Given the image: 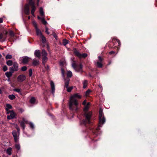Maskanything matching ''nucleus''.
Segmentation results:
<instances>
[{"label": "nucleus", "instance_id": "1", "mask_svg": "<svg viewBox=\"0 0 157 157\" xmlns=\"http://www.w3.org/2000/svg\"><path fill=\"white\" fill-rule=\"evenodd\" d=\"M76 98L80 99L82 98V96L78 93L74 94L70 97L69 102L70 109L75 112H77L78 110V101L76 99Z\"/></svg>", "mask_w": 157, "mask_h": 157}, {"label": "nucleus", "instance_id": "2", "mask_svg": "<svg viewBox=\"0 0 157 157\" xmlns=\"http://www.w3.org/2000/svg\"><path fill=\"white\" fill-rule=\"evenodd\" d=\"M90 104V102H88L87 103L86 105H84L85 107L83 109V110L85 112L84 115L86 117V118L85 120H82L81 122V124L84 125L86 127H87L88 125H91V124L90 119L92 115V113L91 111L87 112Z\"/></svg>", "mask_w": 157, "mask_h": 157}, {"label": "nucleus", "instance_id": "3", "mask_svg": "<svg viewBox=\"0 0 157 157\" xmlns=\"http://www.w3.org/2000/svg\"><path fill=\"white\" fill-rule=\"evenodd\" d=\"M99 124L98 127H101V125L103 124L105 121V119L102 110L100 109L99 114Z\"/></svg>", "mask_w": 157, "mask_h": 157}, {"label": "nucleus", "instance_id": "4", "mask_svg": "<svg viewBox=\"0 0 157 157\" xmlns=\"http://www.w3.org/2000/svg\"><path fill=\"white\" fill-rule=\"evenodd\" d=\"M32 23L36 30L37 36L40 37L42 39H45V38L42 35L41 31L38 28L36 22L35 21H33Z\"/></svg>", "mask_w": 157, "mask_h": 157}, {"label": "nucleus", "instance_id": "5", "mask_svg": "<svg viewBox=\"0 0 157 157\" xmlns=\"http://www.w3.org/2000/svg\"><path fill=\"white\" fill-rule=\"evenodd\" d=\"M73 52L75 56H78L80 59L82 58H85L87 56V55L86 53H84L82 54H81L75 48L74 49Z\"/></svg>", "mask_w": 157, "mask_h": 157}, {"label": "nucleus", "instance_id": "6", "mask_svg": "<svg viewBox=\"0 0 157 157\" xmlns=\"http://www.w3.org/2000/svg\"><path fill=\"white\" fill-rule=\"evenodd\" d=\"M13 66L9 68L10 71H12L14 72L15 71H17L18 70V64L16 62H13Z\"/></svg>", "mask_w": 157, "mask_h": 157}, {"label": "nucleus", "instance_id": "7", "mask_svg": "<svg viewBox=\"0 0 157 157\" xmlns=\"http://www.w3.org/2000/svg\"><path fill=\"white\" fill-rule=\"evenodd\" d=\"M29 4L30 6H31V13L33 16H35L34 12L36 9L35 3L33 0H30Z\"/></svg>", "mask_w": 157, "mask_h": 157}, {"label": "nucleus", "instance_id": "8", "mask_svg": "<svg viewBox=\"0 0 157 157\" xmlns=\"http://www.w3.org/2000/svg\"><path fill=\"white\" fill-rule=\"evenodd\" d=\"M98 60L97 62L96 65L98 67L101 68L103 66L102 63L103 59L100 56H98Z\"/></svg>", "mask_w": 157, "mask_h": 157}, {"label": "nucleus", "instance_id": "9", "mask_svg": "<svg viewBox=\"0 0 157 157\" xmlns=\"http://www.w3.org/2000/svg\"><path fill=\"white\" fill-rule=\"evenodd\" d=\"M20 59V60L21 61L22 63L25 64L29 62L30 58L27 56H24L21 57Z\"/></svg>", "mask_w": 157, "mask_h": 157}, {"label": "nucleus", "instance_id": "10", "mask_svg": "<svg viewBox=\"0 0 157 157\" xmlns=\"http://www.w3.org/2000/svg\"><path fill=\"white\" fill-rule=\"evenodd\" d=\"M26 78L25 76L24 75H19L17 77V79L19 82H22Z\"/></svg>", "mask_w": 157, "mask_h": 157}, {"label": "nucleus", "instance_id": "11", "mask_svg": "<svg viewBox=\"0 0 157 157\" xmlns=\"http://www.w3.org/2000/svg\"><path fill=\"white\" fill-rule=\"evenodd\" d=\"M40 45L43 47H46L48 45V43L47 41V40H40Z\"/></svg>", "mask_w": 157, "mask_h": 157}, {"label": "nucleus", "instance_id": "12", "mask_svg": "<svg viewBox=\"0 0 157 157\" xmlns=\"http://www.w3.org/2000/svg\"><path fill=\"white\" fill-rule=\"evenodd\" d=\"M82 65L81 64H80L79 65L77 66L75 70L78 72L81 71V72H83L82 70Z\"/></svg>", "mask_w": 157, "mask_h": 157}, {"label": "nucleus", "instance_id": "13", "mask_svg": "<svg viewBox=\"0 0 157 157\" xmlns=\"http://www.w3.org/2000/svg\"><path fill=\"white\" fill-rule=\"evenodd\" d=\"M25 13L26 15H29V5L28 4L25 5L24 9Z\"/></svg>", "mask_w": 157, "mask_h": 157}, {"label": "nucleus", "instance_id": "14", "mask_svg": "<svg viewBox=\"0 0 157 157\" xmlns=\"http://www.w3.org/2000/svg\"><path fill=\"white\" fill-rule=\"evenodd\" d=\"M51 86L52 89V93L54 94L55 91V87L54 83L52 81H51Z\"/></svg>", "mask_w": 157, "mask_h": 157}, {"label": "nucleus", "instance_id": "15", "mask_svg": "<svg viewBox=\"0 0 157 157\" xmlns=\"http://www.w3.org/2000/svg\"><path fill=\"white\" fill-rule=\"evenodd\" d=\"M34 55L36 57L40 58V51L38 50H36L34 52Z\"/></svg>", "mask_w": 157, "mask_h": 157}, {"label": "nucleus", "instance_id": "16", "mask_svg": "<svg viewBox=\"0 0 157 157\" xmlns=\"http://www.w3.org/2000/svg\"><path fill=\"white\" fill-rule=\"evenodd\" d=\"M70 80L69 78H67L65 79V87L66 88H68V85L69 84Z\"/></svg>", "mask_w": 157, "mask_h": 157}, {"label": "nucleus", "instance_id": "17", "mask_svg": "<svg viewBox=\"0 0 157 157\" xmlns=\"http://www.w3.org/2000/svg\"><path fill=\"white\" fill-rule=\"evenodd\" d=\"M13 72H12V71H10L9 72H6L5 75L7 78H9L12 76V74Z\"/></svg>", "mask_w": 157, "mask_h": 157}, {"label": "nucleus", "instance_id": "18", "mask_svg": "<svg viewBox=\"0 0 157 157\" xmlns=\"http://www.w3.org/2000/svg\"><path fill=\"white\" fill-rule=\"evenodd\" d=\"M48 60V58L47 56L43 57L42 59V63L43 65H44Z\"/></svg>", "mask_w": 157, "mask_h": 157}, {"label": "nucleus", "instance_id": "19", "mask_svg": "<svg viewBox=\"0 0 157 157\" xmlns=\"http://www.w3.org/2000/svg\"><path fill=\"white\" fill-rule=\"evenodd\" d=\"M19 122L20 123V125L22 128L23 130H24L25 128V123L23 122H21V121H19Z\"/></svg>", "mask_w": 157, "mask_h": 157}, {"label": "nucleus", "instance_id": "20", "mask_svg": "<svg viewBox=\"0 0 157 157\" xmlns=\"http://www.w3.org/2000/svg\"><path fill=\"white\" fill-rule=\"evenodd\" d=\"M10 117H12V118L13 119L15 118V116H16V114L13 111H10Z\"/></svg>", "mask_w": 157, "mask_h": 157}, {"label": "nucleus", "instance_id": "21", "mask_svg": "<svg viewBox=\"0 0 157 157\" xmlns=\"http://www.w3.org/2000/svg\"><path fill=\"white\" fill-rule=\"evenodd\" d=\"M12 150V149L11 147H9L6 151V153L7 154H8L9 155H11V151Z\"/></svg>", "mask_w": 157, "mask_h": 157}, {"label": "nucleus", "instance_id": "22", "mask_svg": "<svg viewBox=\"0 0 157 157\" xmlns=\"http://www.w3.org/2000/svg\"><path fill=\"white\" fill-rule=\"evenodd\" d=\"M12 108V106L10 104H6V110L7 111H8L9 109H11Z\"/></svg>", "mask_w": 157, "mask_h": 157}, {"label": "nucleus", "instance_id": "23", "mask_svg": "<svg viewBox=\"0 0 157 157\" xmlns=\"http://www.w3.org/2000/svg\"><path fill=\"white\" fill-rule=\"evenodd\" d=\"M6 64L9 66H10L13 65V63L11 60H8L6 62Z\"/></svg>", "mask_w": 157, "mask_h": 157}, {"label": "nucleus", "instance_id": "24", "mask_svg": "<svg viewBox=\"0 0 157 157\" xmlns=\"http://www.w3.org/2000/svg\"><path fill=\"white\" fill-rule=\"evenodd\" d=\"M42 56L43 57L47 56L48 55L47 52H46L45 50L42 49Z\"/></svg>", "mask_w": 157, "mask_h": 157}, {"label": "nucleus", "instance_id": "25", "mask_svg": "<svg viewBox=\"0 0 157 157\" xmlns=\"http://www.w3.org/2000/svg\"><path fill=\"white\" fill-rule=\"evenodd\" d=\"M67 75L68 78H71L72 75V74L71 71H69L67 72Z\"/></svg>", "mask_w": 157, "mask_h": 157}, {"label": "nucleus", "instance_id": "26", "mask_svg": "<svg viewBox=\"0 0 157 157\" xmlns=\"http://www.w3.org/2000/svg\"><path fill=\"white\" fill-rule=\"evenodd\" d=\"M8 98L11 100H13L16 98V97L13 94H11L8 96Z\"/></svg>", "mask_w": 157, "mask_h": 157}, {"label": "nucleus", "instance_id": "27", "mask_svg": "<svg viewBox=\"0 0 157 157\" xmlns=\"http://www.w3.org/2000/svg\"><path fill=\"white\" fill-rule=\"evenodd\" d=\"M35 98L33 97H32L30 100V102L31 104H34L35 102Z\"/></svg>", "mask_w": 157, "mask_h": 157}, {"label": "nucleus", "instance_id": "28", "mask_svg": "<svg viewBox=\"0 0 157 157\" xmlns=\"http://www.w3.org/2000/svg\"><path fill=\"white\" fill-rule=\"evenodd\" d=\"M12 134L13 137H17V132L16 130H13L12 132Z\"/></svg>", "mask_w": 157, "mask_h": 157}, {"label": "nucleus", "instance_id": "29", "mask_svg": "<svg viewBox=\"0 0 157 157\" xmlns=\"http://www.w3.org/2000/svg\"><path fill=\"white\" fill-rule=\"evenodd\" d=\"M15 148L18 151L20 149V146L19 144H16L15 145Z\"/></svg>", "mask_w": 157, "mask_h": 157}, {"label": "nucleus", "instance_id": "30", "mask_svg": "<svg viewBox=\"0 0 157 157\" xmlns=\"http://www.w3.org/2000/svg\"><path fill=\"white\" fill-rule=\"evenodd\" d=\"M40 13L41 16L43 17L44 16V13L42 7H40Z\"/></svg>", "mask_w": 157, "mask_h": 157}, {"label": "nucleus", "instance_id": "31", "mask_svg": "<svg viewBox=\"0 0 157 157\" xmlns=\"http://www.w3.org/2000/svg\"><path fill=\"white\" fill-rule=\"evenodd\" d=\"M69 43L68 40H63V44L64 46H66Z\"/></svg>", "mask_w": 157, "mask_h": 157}, {"label": "nucleus", "instance_id": "32", "mask_svg": "<svg viewBox=\"0 0 157 157\" xmlns=\"http://www.w3.org/2000/svg\"><path fill=\"white\" fill-rule=\"evenodd\" d=\"M33 64L34 66H36L39 64V61L34 60L33 62Z\"/></svg>", "mask_w": 157, "mask_h": 157}, {"label": "nucleus", "instance_id": "33", "mask_svg": "<svg viewBox=\"0 0 157 157\" xmlns=\"http://www.w3.org/2000/svg\"><path fill=\"white\" fill-rule=\"evenodd\" d=\"M12 58V55L9 54H7L6 56V59H10Z\"/></svg>", "mask_w": 157, "mask_h": 157}, {"label": "nucleus", "instance_id": "34", "mask_svg": "<svg viewBox=\"0 0 157 157\" xmlns=\"http://www.w3.org/2000/svg\"><path fill=\"white\" fill-rule=\"evenodd\" d=\"M27 67L26 66H25L22 67L21 68V70L22 71H25L27 70Z\"/></svg>", "mask_w": 157, "mask_h": 157}, {"label": "nucleus", "instance_id": "35", "mask_svg": "<svg viewBox=\"0 0 157 157\" xmlns=\"http://www.w3.org/2000/svg\"><path fill=\"white\" fill-rule=\"evenodd\" d=\"M87 86V81L85 80L83 82V88L84 89L86 88Z\"/></svg>", "mask_w": 157, "mask_h": 157}, {"label": "nucleus", "instance_id": "36", "mask_svg": "<svg viewBox=\"0 0 157 157\" xmlns=\"http://www.w3.org/2000/svg\"><path fill=\"white\" fill-rule=\"evenodd\" d=\"M41 21L42 22L44 25H46L47 23V22L45 20L44 17H43V18L41 19Z\"/></svg>", "mask_w": 157, "mask_h": 157}, {"label": "nucleus", "instance_id": "37", "mask_svg": "<svg viewBox=\"0 0 157 157\" xmlns=\"http://www.w3.org/2000/svg\"><path fill=\"white\" fill-rule=\"evenodd\" d=\"M67 89V91L68 92H71L72 90L73 87H69L68 86V88H66Z\"/></svg>", "mask_w": 157, "mask_h": 157}, {"label": "nucleus", "instance_id": "38", "mask_svg": "<svg viewBox=\"0 0 157 157\" xmlns=\"http://www.w3.org/2000/svg\"><path fill=\"white\" fill-rule=\"evenodd\" d=\"M8 69V67L6 65L3 66V70L4 71H6Z\"/></svg>", "mask_w": 157, "mask_h": 157}, {"label": "nucleus", "instance_id": "39", "mask_svg": "<svg viewBox=\"0 0 157 157\" xmlns=\"http://www.w3.org/2000/svg\"><path fill=\"white\" fill-rule=\"evenodd\" d=\"M90 92H91V90H87L86 92V96H88L89 95Z\"/></svg>", "mask_w": 157, "mask_h": 157}, {"label": "nucleus", "instance_id": "40", "mask_svg": "<svg viewBox=\"0 0 157 157\" xmlns=\"http://www.w3.org/2000/svg\"><path fill=\"white\" fill-rule=\"evenodd\" d=\"M9 34L11 36H14V33L12 31H10L9 32Z\"/></svg>", "mask_w": 157, "mask_h": 157}, {"label": "nucleus", "instance_id": "41", "mask_svg": "<svg viewBox=\"0 0 157 157\" xmlns=\"http://www.w3.org/2000/svg\"><path fill=\"white\" fill-rule=\"evenodd\" d=\"M77 66V65L75 63H74L72 64V67L75 70L76 69Z\"/></svg>", "mask_w": 157, "mask_h": 157}, {"label": "nucleus", "instance_id": "42", "mask_svg": "<svg viewBox=\"0 0 157 157\" xmlns=\"http://www.w3.org/2000/svg\"><path fill=\"white\" fill-rule=\"evenodd\" d=\"M13 90L18 93H19L21 92L20 89L18 88L15 89H14Z\"/></svg>", "mask_w": 157, "mask_h": 157}, {"label": "nucleus", "instance_id": "43", "mask_svg": "<svg viewBox=\"0 0 157 157\" xmlns=\"http://www.w3.org/2000/svg\"><path fill=\"white\" fill-rule=\"evenodd\" d=\"M29 76L31 77L32 76V70L31 69H30L29 71Z\"/></svg>", "mask_w": 157, "mask_h": 157}, {"label": "nucleus", "instance_id": "44", "mask_svg": "<svg viewBox=\"0 0 157 157\" xmlns=\"http://www.w3.org/2000/svg\"><path fill=\"white\" fill-rule=\"evenodd\" d=\"M29 124L31 128H32V129H33L34 128V125L32 123L30 122L29 123Z\"/></svg>", "mask_w": 157, "mask_h": 157}, {"label": "nucleus", "instance_id": "45", "mask_svg": "<svg viewBox=\"0 0 157 157\" xmlns=\"http://www.w3.org/2000/svg\"><path fill=\"white\" fill-rule=\"evenodd\" d=\"M45 29H46L45 32L46 33L48 34H49V33L48 30V28L46 26H45Z\"/></svg>", "mask_w": 157, "mask_h": 157}, {"label": "nucleus", "instance_id": "46", "mask_svg": "<svg viewBox=\"0 0 157 157\" xmlns=\"http://www.w3.org/2000/svg\"><path fill=\"white\" fill-rule=\"evenodd\" d=\"M44 66L46 70H48L49 69V67L48 65H47V66H46L45 64L44 65Z\"/></svg>", "mask_w": 157, "mask_h": 157}, {"label": "nucleus", "instance_id": "47", "mask_svg": "<svg viewBox=\"0 0 157 157\" xmlns=\"http://www.w3.org/2000/svg\"><path fill=\"white\" fill-rule=\"evenodd\" d=\"M14 141L16 143H17L18 141L17 137H14Z\"/></svg>", "mask_w": 157, "mask_h": 157}, {"label": "nucleus", "instance_id": "48", "mask_svg": "<svg viewBox=\"0 0 157 157\" xmlns=\"http://www.w3.org/2000/svg\"><path fill=\"white\" fill-rule=\"evenodd\" d=\"M16 128L17 130V132L18 133V134L19 135L20 132V128L18 126H17L16 127Z\"/></svg>", "mask_w": 157, "mask_h": 157}, {"label": "nucleus", "instance_id": "49", "mask_svg": "<svg viewBox=\"0 0 157 157\" xmlns=\"http://www.w3.org/2000/svg\"><path fill=\"white\" fill-rule=\"evenodd\" d=\"M61 71H62V75H64L65 71H64V69H63V68H62L61 69Z\"/></svg>", "mask_w": 157, "mask_h": 157}, {"label": "nucleus", "instance_id": "50", "mask_svg": "<svg viewBox=\"0 0 157 157\" xmlns=\"http://www.w3.org/2000/svg\"><path fill=\"white\" fill-rule=\"evenodd\" d=\"M82 104L83 105H86V100H85L82 103Z\"/></svg>", "mask_w": 157, "mask_h": 157}, {"label": "nucleus", "instance_id": "51", "mask_svg": "<svg viewBox=\"0 0 157 157\" xmlns=\"http://www.w3.org/2000/svg\"><path fill=\"white\" fill-rule=\"evenodd\" d=\"M115 53V52L113 51H111L109 52V54L110 55L114 54Z\"/></svg>", "mask_w": 157, "mask_h": 157}, {"label": "nucleus", "instance_id": "52", "mask_svg": "<svg viewBox=\"0 0 157 157\" xmlns=\"http://www.w3.org/2000/svg\"><path fill=\"white\" fill-rule=\"evenodd\" d=\"M7 118L8 120H10V119H13L12 118V117H10V115H8V116H7Z\"/></svg>", "mask_w": 157, "mask_h": 157}, {"label": "nucleus", "instance_id": "53", "mask_svg": "<svg viewBox=\"0 0 157 157\" xmlns=\"http://www.w3.org/2000/svg\"><path fill=\"white\" fill-rule=\"evenodd\" d=\"M26 120H25L24 118H22V121H21V122H23L24 123H25V122Z\"/></svg>", "mask_w": 157, "mask_h": 157}, {"label": "nucleus", "instance_id": "54", "mask_svg": "<svg viewBox=\"0 0 157 157\" xmlns=\"http://www.w3.org/2000/svg\"><path fill=\"white\" fill-rule=\"evenodd\" d=\"M3 21V19L2 18H0V23H2Z\"/></svg>", "mask_w": 157, "mask_h": 157}, {"label": "nucleus", "instance_id": "55", "mask_svg": "<svg viewBox=\"0 0 157 157\" xmlns=\"http://www.w3.org/2000/svg\"><path fill=\"white\" fill-rule=\"evenodd\" d=\"M2 34L0 33V39H2Z\"/></svg>", "mask_w": 157, "mask_h": 157}, {"label": "nucleus", "instance_id": "56", "mask_svg": "<svg viewBox=\"0 0 157 157\" xmlns=\"http://www.w3.org/2000/svg\"><path fill=\"white\" fill-rule=\"evenodd\" d=\"M53 35L54 37H55V39H56V38H57V36L56 35V34H53Z\"/></svg>", "mask_w": 157, "mask_h": 157}, {"label": "nucleus", "instance_id": "57", "mask_svg": "<svg viewBox=\"0 0 157 157\" xmlns=\"http://www.w3.org/2000/svg\"><path fill=\"white\" fill-rule=\"evenodd\" d=\"M37 18H38V19H40V20H41V19L43 18V17H40L39 16H38Z\"/></svg>", "mask_w": 157, "mask_h": 157}, {"label": "nucleus", "instance_id": "58", "mask_svg": "<svg viewBox=\"0 0 157 157\" xmlns=\"http://www.w3.org/2000/svg\"><path fill=\"white\" fill-rule=\"evenodd\" d=\"M46 48L47 49V50L49 51V45H48L47 46H46Z\"/></svg>", "mask_w": 157, "mask_h": 157}, {"label": "nucleus", "instance_id": "59", "mask_svg": "<svg viewBox=\"0 0 157 157\" xmlns=\"http://www.w3.org/2000/svg\"><path fill=\"white\" fill-rule=\"evenodd\" d=\"M3 33L5 34H7L8 33V32L6 31H5L3 32Z\"/></svg>", "mask_w": 157, "mask_h": 157}, {"label": "nucleus", "instance_id": "60", "mask_svg": "<svg viewBox=\"0 0 157 157\" xmlns=\"http://www.w3.org/2000/svg\"><path fill=\"white\" fill-rule=\"evenodd\" d=\"M28 123V121L27 120H26V121L25 122V124H27Z\"/></svg>", "mask_w": 157, "mask_h": 157}, {"label": "nucleus", "instance_id": "61", "mask_svg": "<svg viewBox=\"0 0 157 157\" xmlns=\"http://www.w3.org/2000/svg\"><path fill=\"white\" fill-rule=\"evenodd\" d=\"M89 76L90 77H93L90 74H89Z\"/></svg>", "mask_w": 157, "mask_h": 157}, {"label": "nucleus", "instance_id": "62", "mask_svg": "<svg viewBox=\"0 0 157 157\" xmlns=\"http://www.w3.org/2000/svg\"><path fill=\"white\" fill-rule=\"evenodd\" d=\"M2 90L1 89V88H0V94H2Z\"/></svg>", "mask_w": 157, "mask_h": 157}, {"label": "nucleus", "instance_id": "63", "mask_svg": "<svg viewBox=\"0 0 157 157\" xmlns=\"http://www.w3.org/2000/svg\"><path fill=\"white\" fill-rule=\"evenodd\" d=\"M111 61H109V64H108L109 65V64H111Z\"/></svg>", "mask_w": 157, "mask_h": 157}, {"label": "nucleus", "instance_id": "64", "mask_svg": "<svg viewBox=\"0 0 157 157\" xmlns=\"http://www.w3.org/2000/svg\"><path fill=\"white\" fill-rule=\"evenodd\" d=\"M0 40L1 42H3L5 40Z\"/></svg>", "mask_w": 157, "mask_h": 157}]
</instances>
